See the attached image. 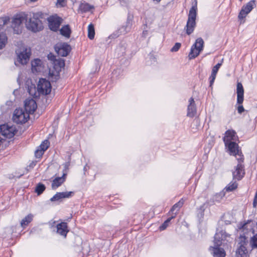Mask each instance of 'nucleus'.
I'll list each match as a JSON object with an SVG mask.
<instances>
[{
	"label": "nucleus",
	"instance_id": "obj_1",
	"mask_svg": "<svg viewBox=\"0 0 257 257\" xmlns=\"http://www.w3.org/2000/svg\"><path fill=\"white\" fill-rule=\"evenodd\" d=\"M46 14L41 12L33 13L27 20L26 27L29 30L33 32H38L43 30V25L42 19H45ZM28 19V18L27 19Z\"/></svg>",
	"mask_w": 257,
	"mask_h": 257
},
{
	"label": "nucleus",
	"instance_id": "obj_2",
	"mask_svg": "<svg viewBox=\"0 0 257 257\" xmlns=\"http://www.w3.org/2000/svg\"><path fill=\"white\" fill-rule=\"evenodd\" d=\"M230 235L226 233L225 231L221 230L217 231L214 235V246L211 247V251L214 257H225V252L224 250L219 247L222 244V241L227 240Z\"/></svg>",
	"mask_w": 257,
	"mask_h": 257
},
{
	"label": "nucleus",
	"instance_id": "obj_3",
	"mask_svg": "<svg viewBox=\"0 0 257 257\" xmlns=\"http://www.w3.org/2000/svg\"><path fill=\"white\" fill-rule=\"evenodd\" d=\"M197 2L196 1L194 5L192 6L189 10L188 20L186 26V33L190 35L194 31L196 26V18L197 16Z\"/></svg>",
	"mask_w": 257,
	"mask_h": 257
},
{
	"label": "nucleus",
	"instance_id": "obj_4",
	"mask_svg": "<svg viewBox=\"0 0 257 257\" xmlns=\"http://www.w3.org/2000/svg\"><path fill=\"white\" fill-rule=\"evenodd\" d=\"M17 55V62L22 65L26 64L30 60L31 55V50L30 48L22 46L16 50Z\"/></svg>",
	"mask_w": 257,
	"mask_h": 257
},
{
	"label": "nucleus",
	"instance_id": "obj_5",
	"mask_svg": "<svg viewBox=\"0 0 257 257\" xmlns=\"http://www.w3.org/2000/svg\"><path fill=\"white\" fill-rule=\"evenodd\" d=\"M27 19V15L25 13L17 15L14 18L12 21V27L13 28L14 33L19 34L21 33L22 29V24L24 22L26 23Z\"/></svg>",
	"mask_w": 257,
	"mask_h": 257
},
{
	"label": "nucleus",
	"instance_id": "obj_6",
	"mask_svg": "<svg viewBox=\"0 0 257 257\" xmlns=\"http://www.w3.org/2000/svg\"><path fill=\"white\" fill-rule=\"evenodd\" d=\"M204 41L201 38H198L196 40L195 43L192 46L189 54V59H192L197 57L203 50Z\"/></svg>",
	"mask_w": 257,
	"mask_h": 257
},
{
	"label": "nucleus",
	"instance_id": "obj_7",
	"mask_svg": "<svg viewBox=\"0 0 257 257\" xmlns=\"http://www.w3.org/2000/svg\"><path fill=\"white\" fill-rule=\"evenodd\" d=\"M230 155L234 156L237 161H243L244 157L241 150L239 149L238 145L235 142L225 144Z\"/></svg>",
	"mask_w": 257,
	"mask_h": 257
},
{
	"label": "nucleus",
	"instance_id": "obj_8",
	"mask_svg": "<svg viewBox=\"0 0 257 257\" xmlns=\"http://www.w3.org/2000/svg\"><path fill=\"white\" fill-rule=\"evenodd\" d=\"M29 118V113L22 108L16 109L14 112L13 119L17 123H24Z\"/></svg>",
	"mask_w": 257,
	"mask_h": 257
},
{
	"label": "nucleus",
	"instance_id": "obj_9",
	"mask_svg": "<svg viewBox=\"0 0 257 257\" xmlns=\"http://www.w3.org/2000/svg\"><path fill=\"white\" fill-rule=\"evenodd\" d=\"M16 132V127L12 125L9 124L0 125V135L6 138H12Z\"/></svg>",
	"mask_w": 257,
	"mask_h": 257
},
{
	"label": "nucleus",
	"instance_id": "obj_10",
	"mask_svg": "<svg viewBox=\"0 0 257 257\" xmlns=\"http://www.w3.org/2000/svg\"><path fill=\"white\" fill-rule=\"evenodd\" d=\"M37 91L40 94L47 95L51 91L50 82L46 79H40L38 85Z\"/></svg>",
	"mask_w": 257,
	"mask_h": 257
},
{
	"label": "nucleus",
	"instance_id": "obj_11",
	"mask_svg": "<svg viewBox=\"0 0 257 257\" xmlns=\"http://www.w3.org/2000/svg\"><path fill=\"white\" fill-rule=\"evenodd\" d=\"M255 7V3L254 0H251L247 3L245 5L242 6L238 18L239 19H243L247 14H248L251 10Z\"/></svg>",
	"mask_w": 257,
	"mask_h": 257
},
{
	"label": "nucleus",
	"instance_id": "obj_12",
	"mask_svg": "<svg viewBox=\"0 0 257 257\" xmlns=\"http://www.w3.org/2000/svg\"><path fill=\"white\" fill-rule=\"evenodd\" d=\"M243 162V161H238L237 165L234 168V171L232 172L233 178L237 180H241L245 174Z\"/></svg>",
	"mask_w": 257,
	"mask_h": 257
},
{
	"label": "nucleus",
	"instance_id": "obj_13",
	"mask_svg": "<svg viewBox=\"0 0 257 257\" xmlns=\"http://www.w3.org/2000/svg\"><path fill=\"white\" fill-rule=\"evenodd\" d=\"M49 28L53 31H57L62 22V19L57 16H51L48 18Z\"/></svg>",
	"mask_w": 257,
	"mask_h": 257
},
{
	"label": "nucleus",
	"instance_id": "obj_14",
	"mask_svg": "<svg viewBox=\"0 0 257 257\" xmlns=\"http://www.w3.org/2000/svg\"><path fill=\"white\" fill-rule=\"evenodd\" d=\"M55 51L61 56L65 57L70 51V47L66 43L57 44L55 47Z\"/></svg>",
	"mask_w": 257,
	"mask_h": 257
},
{
	"label": "nucleus",
	"instance_id": "obj_15",
	"mask_svg": "<svg viewBox=\"0 0 257 257\" xmlns=\"http://www.w3.org/2000/svg\"><path fill=\"white\" fill-rule=\"evenodd\" d=\"M37 108V104L33 99H27L25 101V110L30 113H33Z\"/></svg>",
	"mask_w": 257,
	"mask_h": 257
},
{
	"label": "nucleus",
	"instance_id": "obj_16",
	"mask_svg": "<svg viewBox=\"0 0 257 257\" xmlns=\"http://www.w3.org/2000/svg\"><path fill=\"white\" fill-rule=\"evenodd\" d=\"M236 138L237 136L234 131L232 130H227L225 132V136L223 137L224 144L234 142V141L236 140Z\"/></svg>",
	"mask_w": 257,
	"mask_h": 257
},
{
	"label": "nucleus",
	"instance_id": "obj_17",
	"mask_svg": "<svg viewBox=\"0 0 257 257\" xmlns=\"http://www.w3.org/2000/svg\"><path fill=\"white\" fill-rule=\"evenodd\" d=\"M131 24L129 21H127L125 26H121L115 33L112 34L111 37L116 38L120 35L125 34L131 30Z\"/></svg>",
	"mask_w": 257,
	"mask_h": 257
},
{
	"label": "nucleus",
	"instance_id": "obj_18",
	"mask_svg": "<svg viewBox=\"0 0 257 257\" xmlns=\"http://www.w3.org/2000/svg\"><path fill=\"white\" fill-rule=\"evenodd\" d=\"M250 223V222L244 223L239 227L238 228L239 231L242 233L241 234L246 236L250 233L252 234L254 233V230H253L252 226Z\"/></svg>",
	"mask_w": 257,
	"mask_h": 257
},
{
	"label": "nucleus",
	"instance_id": "obj_19",
	"mask_svg": "<svg viewBox=\"0 0 257 257\" xmlns=\"http://www.w3.org/2000/svg\"><path fill=\"white\" fill-rule=\"evenodd\" d=\"M196 113V107L194 99L191 97L189 100L187 115L190 117H193Z\"/></svg>",
	"mask_w": 257,
	"mask_h": 257
},
{
	"label": "nucleus",
	"instance_id": "obj_20",
	"mask_svg": "<svg viewBox=\"0 0 257 257\" xmlns=\"http://www.w3.org/2000/svg\"><path fill=\"white\" fill-rule=\"evenodd\" d=\"M66 176V174L63 173L62 177H58L55 178L52 183V188L55 190L60 186L65 181Z\"/></svg>",
	"mask_w": 257,
	"mask_h": 257
},
{
	"label": "nucleus",
	"instance_id": "obj_21",
	"mask_svg": "<svg viewBox=\"0 0 257 257\" xmlns=\"http://www.w3.org/2000/svg\"><path fill=\"white\" fill-rule=\"evenodd\" d=\"M237 102L240 104L243 101L244 90L242 84L238 82L237 84Z\"/></svg>",
	"mask_w": 257,
	"mask_h": 257
},
{
	"label": "nucleus",
	"instance_id": "obj_22",
	"mask_svg": "<svg viewBox=\"0 0 257 257\" xmlns=\"http://www.w3.org/2000/svg\"><path fill=\"white\" fill-rule=\"evenodd\" d=\"M73 192H65L57 193L53 197L50 199L51 201H58L63 198H69L73 194Z\"/></svg>",
	"mask_w": 257,
	"mask_h": 257
},
{
	"label": "nucleus",
	"instance_id": "obj_23",
	"mask_svg": "<svg viewBox=\"0 0 257 257\" xmlns=\"http://www.w3.org/2000/svg\"><path fill=\"white\" fill-rule=\"evenodd\" d=\"M73 192H65L57 193L53 197L50 199L51 201H58L63 198H69L73 194Z\"/></svg>",
	"mask_w": 257,
	"mask_h": 257
},
{
	"label": "nucleus",
	"instance_id": "obj_24",
	"mask_svg": "<svg viewBox=\"0 0 257 257\" xmlns=\"http://www.w3.org/2000/svg\"><path fill=\"white\" fill-rule=\"evenodd\" d=\"M57 233L60 235L66 236L67 233L68 232L67 225L66 222H61L57 225Z\"/></svg>",
	"mask_w": 257,
	"mask_h": 257
},
{
	"label": "nucleus",
	"instance_id": "obj_25",
	"mask_svg": "<svg viewBox=\"0 0 257 257\" xmlns=\"http://www.w3.org/2000/svg\"><path fill=\"white\" fill-rule=\"evenodd\" d=\"M94 9V7L93 5H91L87 3L83 2L81 3L79 6L78 10L82 13L91 12V10Z\"/></svg>",
	"mask_w": 257,
	"mask_h": 257
},
{
	"label": "nucleus",
	"instance_id": "obj_26",
	"mask_svg": "<svg viewBox=\"0 0 257 257\" xmlns=\"http://www.w3.org/2000/svg\"><path fill=\"white\" fill-rule=\"evenodd\" d=\"M42 62L39 59H34L31 62L33 72H39L41 70Z\"/></svg>",
	"mask_w": 257,
	"mask_h": 257
},
{
	"label": "nucleus",
	"instance_id": "obj_27",
	"mask_svg": "<svg viewBox=\"0 0 257 257\" xmlns=\"http://www.w3.org/2000/svg\"><path fill=\"white\" fill-rule=\"evenodd\" d=\"M247 253L245 246L240 245L236 251V257H247Z\"/></svg>",
	"mask_w": 257,
	"mask_h": 257
},
{
	"label": "nucleus",
	"instance_id": "obj_28",
	"mask_svg": "<svg viewBox=\"0 0 257 257\" xmlns=\"http://www.w3.org/2000/svg\"><path fill=\"white\" fill-rule=\"evenodd\" d=\"M34 215L30 213L24 218L21 222V226L25 228L33 219Z\"/></svg>",
	"mask_w": 257,
	"mask_h": 257
},
{
	"label": "nucleus",
	"instance_id": "obj_29",
	"mask_svg": "<svg viewBox=\"0 0 257 257\" xmlns=\"http://www.w3.org/2000/svg\"><path fill=\"white\" fill-rule=\"evenodd\" d=\"M60 34L65 37L67 38H69L70 37L71 34V29L69 27V26L67 25L64 26L62 27V28L60 30Z\"/></svg>",
	"mask_w": 257,
	"mask_h": 257
},
{
	"label": "nucleus",
	"instance_id": "obj_30",
	"mask_svg": "<svg viewBox=\"0 0 257 257\" xmlns=\"http://www.w3.org/2000/svg\"><path fill=\"white\" fill-rule=\"evenodd\" d=\"M184 203V201L182 199L179 202L175 204L171 209V212H172V215H174L175 213L177 214L179 209L182 206Z\"/></svg>",
	"mask_w": 257,
	"mask_h": 257
},
{
	"label": "nucleus",
	"instance_id": "obj_31",
	"mask_svg": "<svg viewBox=\"0 0 257 257\" xmlns=\"http://www.w3.org/2000/svg\"><path fill=\"white\" fill-rule=\"evenodd\" d=\"M8 42V38L5 34H0V49L5 47Z\"/></svg>",
	"mask_w": 257,
	"mask_h": 257
},
{
	"label": "nucleus",
	"instance_id": "obj_32",
	"mask_svg": "<svg viewBox=\"0 0 257 257\" xmlns=\"http://www.w3.org/2000/svg\"><path fill=\"white\" fill-rule=\"evenodd\" d=\"M95 36L94 28L93 24H90L88 26V37L92 40L94 39Z\"/></svg>",
	"mask_w": 257,
	"mask_h": 257
},
{
	"label": "nucleus",
	"instance_id": "obj_33",
	"mask_svg": "<svg viewBox=\"0 0 257 257\" xmlns=\"http://www.w3.org/2000/svg\"><path fill=\"white\" fill-rule=\"evenodd\" d=\"M224 196V192H220L214 195L212 198V200L213 203H215V202H220L222 198Z\"/></svg>",
	"mask_w": 257,
	"mask_h": 257
},
{
	"label": "nucleus",
	"instance_id": "obj_34",
	"mask_svg": "<svg viewBox=\"0 0 257 257\" xmlns=\"http://www.w3.org/2000/svg\"><path fill=\"white\" fill-rule=\"evenodd\" d=\"M176 216V213H175L174 215H172L171 217L168 218L159 227L161 230H165L169 225L170 221L172 219L175 218Z\"/></svg>",
	"mask_w": 257,
	"mask_h": 257
},
{
	"label": "nucleus",
	"instance_id": "obj_35",
	"mask_svg": "<svg viewBox=\"0 0 257 257\" xmlns=\"http://www.w3.org/2000/svg\"><path fill=\"white\" fill-rule=\"evenodd\" d=\"M249 244L252 248H257V233L250 238Z\"/></svg>",
	"mask_w": 257,
	"mask_h": 257
},
{
	"label": "nucleus",
	"instance_id": "obj_36",
	"mask_svg": "<svg viewBox=\"0 0 257 257\" xmlns=\"http://www.w3.org/2000/svg\"><path fill=\"white\" fill-rule=\"evenodd\" d=\"M45 189V186L44 184L39 183L36 187L35 192L38 195H40Z\"/></svg>",
	"mask_w": 257,
	"mask_h": 257
},
{
	"label": "nucleus",
	"instance_id": "obj_37",
	"mask_svg": "<svg viewBox=\"0 0 257 257\" xmlns=\"http://www.w3.org/2000/svg\"><path fill=\"white\" fill-rule=\"evenodd\" d=\"M246 238L247 237L245 235H243L241 234L238 238V246L240 245L245 246L247 243Z\"/></svg>",
	"mask_w": 257,
	"mask_h": 257
},
{
	"label": "nucleus",
	"instance_id": "obj_38",
	"mask_svg": "<svg viewBox=\"0 0 257 257\" xmlns=\"http://www.w3.org/2000/svg\"><path fill=\"white\" fill-rule=\"evenodd\" d=\"M49 146V142L48 140H46L42 143V144L38 148L40 149L43 150L44 152H45L48 148Z\"/></svg>",
	"mask_w": 257,
	"mask_h": 257
},
{
	"label": "nucleus",
	"instance_id": "obj_39",
	"mask_svg": "<svg viewBox=\"0 0 257 257\" xmlns=\"http://www.w3.org/2000/svg\"><path fill=\"white\" fill-rule=\"evenodd\" d=\"M237 184L234 182L232 184H229L225 188L226 191H232L235 189L237 188Z\"/></svg>",
	"mask_w": 257,
	"mask_h": 257
},
{
	"label": "nucleus",
	"instance_id": "obj_40",
	"mask_svg": "<svg viewBox=\"0 0 257 257\" xmlns=\"http://www.w3.org/2000/svg\"><path fill=\"white\" fill-rule=\"evenodd\" d=\"M28 92L31 95H35L36 94V88L35 85L32 84L31 86H29L28 88Z\"/></svg>",
	"mask_w": 257,
	"mask_h": 257
},
{
	"label": "nucleus",
	"instance_id": "obj_41",
	"mask_svg": "<svg viewBox=\"0 0 257 257\" xmlns=\"http://www.w3.org/2000/svg\"><path fill=\"white\" fill-rule=\"evenodd\" d=\"M44 152L39 148L35 151V155L36 158H40L43 155Z\"/></svg>",
	"mask_w": 257,
	"mask_h": 257
},
{
	"label": "nucleus",
	"instance_id": "obj_42",
	"mask_svg": "<svg viewBox=\"0 0 257 257\" xmlns=\"http://www.w3.org/2000/svg\"><path fill=\"white\" fill-rule=\"evenodd\" d=\"M181 44L180 43H176L175 45L171 48V52H177L181 47Z\"/></svg>",
	"mask_w": 257,
	"mask_h": 257
},
{
	"label": "nucleus",
	"instance_id": "obj_43",
	"mask_svg": "<svg viewBox=\"0 0 257 257\" xmlns=\"http://www.w3.org/2000/svg\"><path fill=\"white\" fill-rule=\"evenodd\" d=\"M216 74L211 73V76H210V85L211 86L213 83H214V81L216 78Z\"/></svg>",
	"mask_w": 257,
	"mask_h": 257
},
{
	"label": "nucleus",
	"instance_id": "obj_44",
	"mask_svg": "<svg viewBox=\"0 0 257 257\" xmlns=\"http://www.w3.org/2000/svg\"><path fill=\"white\" fill-rule=\"evenodd\" d=\"M57 4L59 5L61 7H64L66 4V0H57Z\"/></svg>",
	"mask_w": 257,
	"mask_h": 257
},
{
	"label": "nucleus",
	"instance_id": "obj_45",
	"mask_svg": "<svg viewBox=\"0 0 257 257\" xmlns=\"http://www.w3.org/2000/svg\"><path fill=\"white\" fill-rule=\"evenodd\" d=\"M238 112L239 113H241L243 111H244V109L242 105H239L237 107Z\"/></svg>",
	"mask_w": 257,
	"mask_h": 257
},
{
	"label": "nucleus",
	"instance_id": "obj_46",
	"mask_svg": "<svg viewBox=\"0 0 257 257\" xmlns=\"http://www.w3.org/2000/svg\"><path fill=\"white\" fill-rule=\"evenodd\" d=\"M223 59H222L221 60V62L217 63L215 66H214V67L216 68L218 70H219V68L220 67V66L222 65V63L223 62Z\"/></svg>",
	"mask_w": 257,
	"mask_h": 257
},
{
	"label": "nucleus",
	"instance_id": "obj_47",
	"mask_svg": "<svg viewBox=\"0 0 257 257\" xmlns=\"http://www.w3.org/2000/svg\"><path fill=\"white\" fill-rule=\"evenodd\" d=\"M7 23L6 20H3V24H0V31L3 29L4 26Z\"/></svg>",
	"mask_w": 257,
	"mask_h": 257
},
{
	"label": "nucleus",
	"instance_id": "obj_48",
	"mask_svg": "<svg viewBox=\"0 0 257 257\" xmlns=\"http://www.w3.org/2000/svg\"><path fill=\"white\" fill-rule=\"evenodd\" d=\"M218 71V70L216 68L213 67L211 73L215 74L216 75Z\"/></svg>",
	"mask_w": 257,
	"mask_h": 257
},
{
	"label": "nucleus",
	"instance_id": "obj_49",
	"mask_svg": "<svg viewBox=\"0 0 257 257\" xmlns=\"http://www.w3.org/2000/svg\"><path fill=\"white\" fill-rule=\"evenodd\" d=\"M48 58L49 59L54 61L55 57L53 55H51V54H49L48 55Z\"/></svg>",
	"mask_w": 257,
	"mask_h": 257
},
{
	"label": "nucleus",
	"instance_id": "obj_50",
	"mask_svg": "<svg viewBox=\"0 0 257 257\" xmlns=\"http://www.w3.org/2000/svg\"><path fill=\"white\" fill-rule=\"evenodd\" d=\"M59 64L60 67H63L64 66V61H60L59 62Z\"/></svg>",
	"mask_w": 257,
	"mask_h": 257
},
{
	"label": "nucleus",
	"instance_id": "obj_51",
	"mask_svg": "<svg viewBox=\"0 0 257 257\" xmlns=\"http://www.w3.org/2000/svg\"><path fill=\"white\" fill-rule=\"evenodd\" d=\"M147 34H148V31H144L143 32L142 35H143V37H146V36L147 35Z\"/></svg>",
	"mask_w": 257,
	"mask_h": 257
},
{
	"label": "nucleus",
	"instance_id": "obj_52",
	"mask_svg": "<svg viewBox=\"0 0 257 257\" xmlns=\"http://www.w3.org/2000/svg\"><path fill=\"white\" fill-rule=\"evenodd\" d=\"M256 200H255V198H254V201H253V205L254 206H255L256 205Z\"/></svg>",
	"mask_w": 257,
	"mask_h": 257
}]
</instances>
